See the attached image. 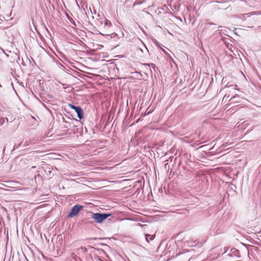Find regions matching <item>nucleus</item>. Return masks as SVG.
Masks as SVG:
<instances>
[{
  "label": "nucleus",
  "instance_id": "f257e3e1",
  "mask_svg": "<svg viewBox=\"0 0 261 261\" xmlns=\"http://www.w3.org/2000/svg\"><path fill=\"white\" fill-rule=\"evenodd\" d=\"M111 216L110 214H100L98 213H92L91 218L96 223H100L106 220L109 216Z\"/></svg>",
  "mask_w": 261,
  "mask_h": 261
},
{
  "label": "nucleus",
  "instance_id": "f03ea898",
  "mask_svg": "<svg viewBox=\"0 0 261 261\" xmlns=\"http://www.w3.org/2000/svg\"><path fill=\"white\" fill-rule=\"evenodd\" d=\"M69 107L73 109V110H74L76 112V113H77V117L81 119L83 118L84 117V112H83V110H82V109L81 108V107H76L73 105H71V104H69Z\"/></svg>",
  "mask_w": 261,
  "mask_h": 261
},
{
  "label": "nucleus",
  "instance_id": "7ed1b4c3",
  "mask_svg": "<svg viewBox=\"0 0 261 261\" xmlns=\"http://www.w3.org/2000/svg\"><path fill=\"white\" fill-rule=\"evenodd\" d=\"M83 206L80 205H75L71 209L70 213L69 214V217H72L76 216L82 210Z\"/></svg>",
  "mask_w": 261,
  "mask_h": 261
},
{
  "label": "nucleus",
  "instance_id": "20e7f679",
  "mask_svg": "<svg viewBox=\"0 0 261 261\" xmlns=\"http://www.w3.org/2000/svg\"><path fill=\"white\" fill-rule=\"evenodd\" d=\"M239 99H240V97L238 95H236L235 96L230 98L229 101H231V103H233L238 101Z\"/></svg>",
  "mask_w": 261,
  "mask_h": 261
},
{
  "label": "nucleus",
  "instance_id": "39448f33",
  "mask_svg": "<svg viewBox=\"0 0 261 261\" xmlns=\"http://www.w3.org/2000/svg\"><path fill=\"white\" fill-rule=\"evenodd\" d=\"M77 251H78L79 254L80 253L84 254L87 252V250L85 247H81V248H80L77 249Z\"/></svg>",
  "mask_w": 261,
  "mask_h": 261
},
{
  "label": "nucleus",
  "instance_id": "423d86ee",
  "mask_svg": "<svg viewBox=\"0 0 261 261\" xmlns=\"http://www.w3.org/2000/svg\"><path fill=\"white\" fill-rule=\"evenodd\" d=\"M148 237H149V240H152L154 238V235L151 236L149 234H145V239L148 243L149 242V241L148 240Z\"/></svg>",
  "mask_w": 261,
  "mask_h": 261
},
{
  "label": "nucleus",
  "instance_id": "0eeeda50",
  "mask_svg": "<svg viewBox=\"0 0 261 261\" xmlns=\"http://www.w3.org/2000/svg\"><path fill=\"white\" fill-rule=\"evenodd\" d=\"M105 24L106 25L108 26V27H110V26H111V22H110L109 20H108L106 19V20H105Z\"/></svg>",
  "mask_w": 261,
  "mask_h": 261
},
{
  "label": "nucleus",
  "instance_id": "6e6552de",
  "mask_svg": "<svg viewBox=\"0 0 261 261\" xmlns=\"http://www.w3.org/2000/svg\"><path fill=\"white\" fill-rule=\"evenodd\" d=\"M229 97V96H226V95L223 97V101L226 99V100H227V99Z\"/></svg>",
  "mask_w": 261,
  "mask_h": 261
}]
</instances>
